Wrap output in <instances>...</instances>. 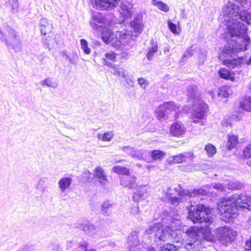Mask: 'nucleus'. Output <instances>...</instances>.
Returning a JSON list of instances; mask_svg holds the SVG:
<instances>
[{
    "label": "nucleus",
    "instance_id": "1",
    "mask_svg": "<svg viewBox=\"0 0 251 251\" xmlns=\"http://www.w3.org/2000/svg\"><path fill=\"white\" fill-rule=\"evenodd\" d=\"M188 211L187 218L194 224L205 223L210 225L213 222V208L204 204L191 205Z\"/></svg>",
    "mask_w": 251,
    "mask_h": 251
},
{
    "label": "nucleus",
    "instance_id": "2",
    "mask_svg": "<svg viewBox=\"0 0 251 251\" xmlns=\"http://www.w3.org/2000/svg\"><path fill=\"white\" fill-rule=\"evenodd\" d=\"M101 38L105 44H110L113 47L119 48L126 39L127 34L120 31L114 33L110 29L105 27L101 32Z\"/></svg>",
    "mask_w": 251,
    "mask_h": 251
},
{
    "label": "nucleus",
    "instance_id": "3",
    "mask_svg": "<svg viewBox=\"0 0 251 251\" xmlns=\"http://www.w3.org/2000/svg\"><path fill=\"white\" fill-rule=\"evenodd\" d=\"M173 112H175V119H177L180 113L179 106L174 101H169L160 104L154 113L156 118L161 121L167 119Z\"/></svg>",
    "mask_w": 251,
    "mask_h": 251
},
{
    "label": "nucleus",
    "instance_id": "4",
    "mask_svg": "<svg viewBox=\"0 0 251 251\" xmlns=\"http://www.w3.org/2000/svg\"><path fill=\"white\" fill-rule=\"evenodd\" d=\"M220 215L226 222L233 219L236 214V209L233 205L231 196L221 199L217 205Z\"/></svg>",
    "mask_w": 251,
    "mask_h": 251
},
{
    "label": "nucleus",
    "instance_id": "5",
    "mask_svg": "<svg viewBox=\"0 0 251 251\" xmlns=\"http://www.w3.org/2000/svg\"><path fill=\"white\" fill-rule=\"evenodd\" d=\"M233 205L237 210L251 209V197L243 194L231 196Z\"/></svg>",
    "mask_w": 251,
    "mask_h": 251
},
{
    "label": "nucleus",
    "instance_id": "6",
    "mask_svg": "<svg viewBox=\"0 0 251 251\" xmlns=\"http://www.w3.org/2000/svg\"><path fill=\"white\" fill-rule=\"evenodd\" d=\"M235 234L232 229L227 227H220L217 230V238L221 244L227 246L235 238Z\"/></svg>",
    "mask_w": 251,
    "mask_h": 251
},
{
    "label": "nucleus",
    "instance_id": "7",
    "mask_svg": "<svg viewBox=\"0 0 251 251\" xmlns=\"http://www.w3.org/2000/svg\"><path fill=\"white\" fill-rule=\"evenodd\" d=\"M194 157L193 152H184L170 157L168 161L170 165L183 163L187 161H193Z\"/></svg>",
    "mask_w": 251,
    "mask_h": 251
},
{
    "label": "nucleus",
    "instance_id": "8",
    "mask_svg": "<svg viewBox=\"0 0 251 251\" xmlns=\"http://www.w3.org/2000/svg\"><path fill=\"white\" fill-rule=\"evenodd\" d=\"M92 3L101 10L114 8L117 5L118 0H91Z\"/></svg>",
    "mask_w": 251,
    "mask_h": 251
},
{
    "label": "nucleus",
    "instance_id": "9",
    "mask_svg": "<svg viewBox=\"0 0 251 251\" xmlns=\"http://www.w3.org/2000/svg\"><path fill=\"white\" fill-rule=\"evenodd\" d=\"M169 132L172 136L180 138L185 134L186 129L183 124L175 122L171 125Z\"/></svg>",
    "mask_w": 251,
    "mask_h": 251
},
{
    "label": "nucleus",
    "instance_id": "10",
    "mask_svg": "<svg viewBox=\"0 0 251 251\" xmlns=\"http://www.w3.org/2000/svg\"><path fill=\"white\" fill-rule=\"evenodd\" d=\"M120 183L124 187L128 189H134L137 187L136 177L133 176H123L120 178Z\"/></svg>",
    "mask_w": 251,
    "mask_h": 251
},
{
    "label": "nucleus",
    "instance_id": "11",
    "mask_svg": "<svg viewBox=\"0 0 251 251\" xmlns=\"http://www.w3.org/2000/svg\"><path fill=\"white\" fill-rule=\"evenodd\" d=\"M239 108L248 113L251 112V96H241L239 101Z\"/></svg>",
    "mask_w": 251,
    "mask_h": 251
},
{
    "label": "nucleus",
    "instance_id": "12",
    "mask_svg": "<svg viewBox=\"0 0 251 251\" xmlns=\"http://www.w3.org/2000/svg\"><path fill=\"white\" fill-rule=\"evenodd\" d=\"M218 74L221 78L225 80H229L231 82H234L235 80L234 72L230 71L226 68H220L218 71Z\"/></svg>",
    "mask_w": 251,
    "mask_h": 251
},
{
    "label": "nucleus",
    "instance_id": "13",
    "mask_svg": "<svg viewBox=\"0 0 251 251\" xmlns=\"http://www.w3.org/2000/svg\"><path fill=\"white\" fill-rule=\"evenodd\" d=\"M206 116L205 110L202 108L198 107L194 110L191 116V118L194 123L200 122Z\"/></svg>",
    "mask_w": 251,
    "mask_h": 251
},
{
    "label": "nucleus",
    "instance_id": "14",
    "mask_svg": "<svg viewBox=\"0 0 251 251\" xmlns=\"http://www.w3.org/2000/svg\"><path fill=\"white\" fill-rule=\"evenodd\" d=\"M94 173V176L98 179L100 183L103 184H106L108 179L101 167H97L95 168Z\"/></svg>",
    "mask_w": 251,
    "mask_h": 251
},
{
    "label": "nucleus",
    "instance_id": "15",
    "mask_svg": "<svg viewBox=\"0 0 251 251\" xmlns=\"http://www.w3.org/2000/svg\"><path fill=\"white\" fill-rule=\"evenodd\" d=\"M242 42V44H239L237 47L233 48L232 50L233 51L238 52L246 50L248 49V46L250 44L251 40L247 34L244 35L243 39Z\"/></svg>",
    "mask_w": 251,
    "mask_h": 251
},
{
    "label": "nucleus",
    "instance_id": "16",
    "mask_svg": "<svg viewBox=\"0 0 251 251\" xmlns=\"http://www.w3.org/2000/svg\"><path fill=\"white\" fill-rule=\"evenodd\" d=\"M117 54L113 51L106 52L104 54L105 57L102 59L104 65L107 67L111 66V65L112 64L111 61L113 62H116L117 60Z\"/></svg>",
    "mask_w": 251,
    "mask_h": 251
},
{
    "label": "nucleus",
    "instance_id": "17",
    "mask_svg": "<svg viewBox=\"0 0 251 251\" xmlns=\"http://www.w3.org/2000/svg\"><path fill=\"white\" fill-rule=\"evenodd\" d=\"M189 242L186 244L185 248L189 251H198L201 247V242L200 239H195L188 240Z\"/></svg>",
    "mask_w": 251,
    "mask_h": 251
},
{
    "label": "nucleus",
    "instance_id": "18",
    "mask_svg": "<svg viewBox=\"0 0 251 251\" xmlns=\"http://www.w3.org/2000/svg\"><path fill=\"white\" fill-rule=\"evenodd\" d=\"M238 143V135L230 134L227 136L226 148L228 150L230 151L235 148Z\"/></svg>",
    "mask_w": 251,
    "mask_h": 251
},
{
    "label": "nucleus",
    "instance_id": "19",
    "mask_svg": "<svg viewBox=\"0 0 251 251\" xmlns=\"http://www.w3.org/2000/svg\"><path fill=\"white\" fill-rule=\"evenodd\" d=\"M242 58H236L232 59H224L222 61V64L231 69L235 68L241 64Z\"/></svg>",
    "mask_w": 251,
    "mask_h": 251
},
{
    "label": "nucleus",
    "instance_id": "20",
    "mask_svg": "<svg viewBox=\"0 0 251 251\" xmlns=\"http://www.w3.org/2000/svg\"><path fill=\"white\" fill-rule=\"evenodd\" d=\"M239 18L248 25H251V12L243 9L238 12Z\"/></svg>",
    "mask_w": 251,
    "mask_h": 251
},
{
    "label": "nucleus",
    "instance_id": "21",
    "mask_svg": "<svg viewBox=\"0 0 251 251\" xmlns=\"http://www.w3.org/2000/svg\"><path fill=\"white\" fill-rule=\"evenodd\" d=\"M185 233L188 237V240L200 239L198 227L190 226L186 230Z\"/></svg>",
    "mask_w": 251,
    "mask_h": 251
},
{
    "label": "nucleus",
    "instance_id": "22",
    "mask_svg": "<svg viewBox=\"0 0 251 251\" xmlns=\"http://www.w3.org/2000/svg\"><path fill=\"white\" fill-rule=\"evenodd\" d=\"M72 179L70 177H64L58 181V185L60 190L64 192L67 189H69L72 184Z\"/></svg>",
    "mask_w": 251,
    "mask_h": 251
},
{
    "label": "nucleus",
    "instance_id": "23",
    "mask_svg": "<svg viewBox=\"0 0 251 251\" xmlns=\"http://www.w3.org/2000/svg\"><path fill=\"white\" fill-rule=\"evenodd\" d=\"M112 171L116 174L128 176L130 174V170L125 167L117 165L114 166Z\"/></svg>",
    "mask_w": 251,
    "mask_h": 251
},
{
    "label": "nucleus",
    "instance_id": "24",
    "mask_svg": "<svg viewBox=\"0 0 251 251\" xmlns=\"http://www.w3.org/2000/svg\"><path fill=\"white\" fill-rule=\"evenodd\" d=\"M151 4L156 6L159 10L164 12H168L169 10V7L168 5L160 0H151Z\"/></svg>",
    "mask_w": 251,
    "mask_h": 251
},
{
    "label": "nucleus",
    "instance_id": "25",
    "mask_svg": "<svg viewBox=\"0 0 251 251\" xmlns=\"http://www.w3.org/2000/svg\"><path fill=\"white\" fill-rule=\"evenodd\" d=\"M41 32L44 36L50 31V24L46 20H42L40 24Z\"/></svg>",
    "mask_w": 251,
    "mask_h": 251
},
{
    "label": "nucleus",
    "instance_id": "26",
    "mask_svg": "<svg viewBox=\"0 0 251 251\" xmlns=\"http://www.w3.org/2000/svg\"><path fill=\"white\" fill-rule=\"evenodd\" d=\"M135 189H136V192L133 195V200L135 201H139L143 200L144 191L142 190V186L138 185Z\"/></svg>",
    "mask_w": 251,
    "mask_h": 251
},
{
    "label": "nucleus",
    "instance_id": "27",
    "mask_svg": "<svg viewBox=\"0 0 251 251\" xmlns=\"http://www.w3.org/2000/svg\"><path fill=\"white\" fill-rule=\"evenodd\" d=\"M166 155V153L160 150H154L151 151V156L154 160H162Z\"/></svg>",
    "mask_w": 251,
    "mask_h": 251
},
{
    "label": "nucleus",
    "instance_id": "28",
    "mask_svg": "<svg viewBox=\"0 0 251 251\" xmlns=\"http://www.w3.org/2000/svg\"><path fill=\"white\" fill-rule=\"evenodd\" d=\"M170 31L175 35H178L181 32V28L179 25L177 26L170 20L167 22Z\"/></svg>",
    "mask_w": 251,
    "mask_h": 251
},
{
    "label": "nucleus",
    "instance_id": "29",
    "mask_svg": "<svg viewBox=\"0 0 251 251\" xmlns=\"http://www.w3.org/2000/svg\"><path fill=\"white\" fill-rule=\"evenodd\" d=\"M204 150L206 151L207 156L209 157L213 156L217 152L215 146L210 143L205 145Z\"/></svg>",
    "mask_w": 251,
    "mask_h": 251
},
{
    "label": "nucleus",
    "instance_id": "30",
    "mask_svg": "<svg viewBox=\"0 0 251 251\" xmlns=\"http://www.w3.org/2000/svg\"><path fill=\"white\" fill-rule=\"evenodd\" d=\"M152 47L150 48L147 53V57L148 60H151L154 53L158 51V45L156 42L152 44Z\"/></svg>",
    "mask_w": 251,
    "mask_h": 251
},
{
    "label": "nucleus",
    "instance_id": "31",
    "mask_svg": "<svg viewBox=\"0 0 251 251\" xmlns=\"http://www.w3.org/2000/svg\"><path fill=\"white\" fill-rule=\"evenodd\" d=\"M236 28L238 31L239 36L247 34L248 27L243 23L238 22L236 25Z\"/></svg>",
    "mask_w": 251,
    "mask_h": 251
},
{
    "label": "nucleus",
    "instance_id": "32",
    "mask_svg": "<svg viewBox=\"0 0 251 251\" xmlns=\"http://www.w3.org/2000/svg\"><path fill=\"white\" fill-rule=\"evenodd\" d=\"M108 67L112 69L111 71L112 74L118 76H124V69L123 68L113 64L111 65V66H108Z\"/></svg>",
    "mask_w": 251,
    "mask_h": 251
},
{
    "label": "nucleus",
    "instance_id": "33",
    "mask_svg": "<svg viewBox=\"0 0 251 251\" xmlns=\"http://www.w3.org/2000/svg\"><path fill=\"white\" fill-rule=\"evenodd\" d=\"M114 136V134L112 131H107L104 132L103 134H99L98 138L102 141H110Z\"/></svg>",
    "mask_w": 251,
    "mask_h": 251
},
{
    "label": "nucleus",
    "instance_id": "34",
    "mask_svg": "<svg viewBox=\"0 0 251 251\" xmlns=\"http://www.w3.org/2000/svg\"><path fill=\"white\" fill-rule=\"evenodd\" d=\"M88 245L89 243L87 242L80 243L79 244L77 248H75L74 251H96V250L94 249H87L86 248L88 247Z\"/></svg>",
    "mask_w": 251,
    "mask_h": 251
},
{
    "label": "nucleus",
    "instance_id": "35",
    "mask_svg": "<svg viewBox=\"0 0 251 251\" xmlns=\"http://www.w3.org/2000/svg\"><path fill=\"white\" fill-rule=\"evenodd\" d=\"M233 118L230 116L225 117L222 121L221 125L224 127L231 126H232Z\"/></svg>",
    "mask_w": 251,
    "mask_h": 251
},
{
    "label": "nucleus",
    "instance_id": "36",
    "mask_svg": "<svg viewBox=\"0 0 251 251\" xmlns=\"http://www.w3.org/2000/svg\"><path fill=\"white\" fill-rule=\"evenodd\" d=\"M179 249V247L172 244H166L163 246L164 251H176Z\"/></svg>",
    "mask_w": 251,
    "mask_h": 251
},
{
    "label": "nucleus",
    "instance_id": "37",
    "mask_svg": "<svg viewBox=\"0 0 251 251\" xmlns=\"http://www.w3.org/2000/svg\"><path fill=\"white\" fill-rule=\"evenodd\" d=\"M80 44L81 46V48L83 50L84 52L86 54H90L91 52V50L88 46L87 41L85 39H82L80 40Z\"/></svg>",
    "mask_w": 251,
    "mask_h": 251
},
{
    "label": "nucleus",
    "instance_id": "38",
    "mask_svg": "<svg viewBox=\"0 0 251 251\" xmlns=\"http://www.w3.org/2000/svg\"><path fill=\"white\" fill-rule=\"evenodd\" d=\"M96 22L102 23L103 22V20L102 18H97L96 16H93V21L91 22V25L93 29H97L99 27L97 26Z\"/></svg>",
    "mask_w": 251,
    "mask_h": 251
},
{
    "label": "nucleus",
    "instance_id": "39",
    "mask_svg": "<svg viewBox=\"0 0 251 251\" xmlns=\"http://www.w3.org/2000/svg\"><path fill=\"white\" fill-rule=\"evenodd\" d=\"M227 29L229 32V33L230 34L231 37H239V33H238V31L237 30V29L236 27H233L231 25H229L227 26Z\"/></svg>",
    "mask_w": 251,
    "mask_h": 251
},
{
    "label": "nucleus",
    "instance_id": "40",
    "mask_svg": "<svg viewBox=\"0 0 251 251\" xmlns=\"http://www.w3.org/2000/svg\"><path fill=\"white\" fill-rule=\"evenodd\" d=\"M9 5L12 10H17L19 8V3L17 0H9Z\"/></svg>",
    "mask_w": 251,
    "mask_h": 251
},
{
    "label": "nucleus",
    "instance_id": "41",
    "mask_svg": "<svg viewBox=\"0 0 251 251\" xmlns=\"http://www.w3.org/2000/svg\"><path fill=\"white\" fill-rule=\"evenodd\" d=\"M193 193L195 196H205L206 195L207 193L206 191L202 188H199L194 189L193 191Z\"/></svg>",
    "mask_w": 251,
    "mask_h": 251
},
{
    "label": "nucleus",
    "instance_id": "42",
    "mask_svg": "<svg viewBox=\"0 0 251 251\" xmlns=\"http://www.w3.org/2000/svg\"><path fill=\"white\" fill-rule=\"evenodd\" d=\"M91 176V173L89 171L87 170L83 173L81 175V178L86 181H89Z\"/></svg>",
    "mask_w": 251,
    "mask_h": 251
},
{
    "label": "nucleus",
    "instance_id": "43",
    "mask_svg": "<svg viewBox=\"0 0 251 251\" xmlns=\"http://www.w3.org/2000/svg\"><path fill=\"white\" fill-rule=\"evenodd\" d=\"M180 199L176 197H173L170 198L169 199V202L171 204L175 206H177L180 202Z\"/></svg>",
    "mask_w": 251,
    "mask_h": 251
},
{
    "label": "nucleus",
    "instance_id": "44",
    "mask_svg": "<svg viewBox=\"0 0 251 251\" xmlns=\"http://www.w3.org/2000/svg\"><path fill=\"white\" fill-rule=\"evenodd\" d=\"M245 249L246 251H251V235L245 242Z\"/></svg>",
    "mask_w": 251,
    "mask_h": 251
},
{
    "label": "nucleus",
    "instance_id": "45",
    "mask_svg": "<svg viewBox=\"0 0 251 251\" xmlns=\"http://www.w3.org/2000/svg\"><path fill=\"white\" fill-rule=\"evenodd\" d=\"M138 82L141 87L144 88L148 84V81L143 78H139Z\"/></svg>",
    "mask_w": 251,
    "mask_h": 251
},
{
    "label": "nucleus",
    "instance_id": "46",
    "mask_svg": "<svg viewBox=\"0 0 251 251\" xmlns=\"http://www.w3.org/2000/svg\"><path fill=\"white\" fill-rule=\"evenodd\" d=\"M111 206V204L108 201H104L101 205V209L103 212H106V210L109 208Z\"/></svg>",
    "mask_w": 251,
    "mask_h": 251
},
{
    "label": "nucleus",
    "instance_id": "47",
    "mask_svg": "<svg viewBox=\"0 0 251 251\" xmlns=\"http://www.w3.org/2000/svg\"><path fill=\"white\" fill-rule=\"evenodd\" d=\"M224 12H225V14H224V15H226L227 17H229V15H230V10H234V8L233 7H230V6H226L225 7H224Z\"/></svg>",
    "mask_w": 251,
    "mask_h": 251
},
{
    "label": "nucleus",
    "instance_id": "48",
    "mask_svg": "<svg viewBox=\"0 0 251 251\" xmlns=\"http://www.w3.org/2000/svg\"><path fill=\"white\" fill-rule=\"evenodd\" d=\"M230 117H232L233 121H234L236 122H238V121H240V119H241L239 115H238L237 114H233V115H230Z\"/></svg>",
    "mask_w": 251,
    "mask_h": 251
},
{
    "label": "nucleus",
    "instance_id": "49",
    "mask_svg": "<svg viewBox=\"0 0 251 251\" xmlns=\"http://www.w3.org/2000/svg\"><path fill=\"white\" fill-rule=\"evenodd\" d=\"M42 84H43V85H46L48 86H51V83L49 79H46L44 80L42 82Z\"/></svg>",
    "mask_w": 251,
    "mask_h": 251
},
{
    "label": "nucleus",
    "instance_id": "50",
    "mask_svg": "<svg viewBox=\"0 0 251 251\" xmlns=\"http://www.w3.org/2000/svg\"><path fill=\"white\" fill-rule=\"evenodd\" d=\"M219 95H222L224 97H226L228 94L226 93V91L224 89H221L219 92Z\"/></svg>",
    "mask_w": 251,
    "mask_h": 251
},
{
    "label": "nucleus",
    "instance_id": "51",
    "mask_svg": "<svg viewBox=\"0 0 251 251\" xmlns=\"http://www.w3.org/2000/svg\"><path fill=\"white\" fill-rule=\"evenodd\" d=\"M146 251H156V250L153 247H149L146 249Z\"/></svg>",
    "mask_w": 251,
    "mask_h": 251
},
{
    "label": "nucleus",
    "instance_id": "52",
    "mask_svg": "<svg viewBox=\"0 0 251 251\" xmlns=\"http://www.w3.org/2000/svg\"><path fill=\"white\" fill-rule=\"evenodd\" d=\"M247 64L248 65H251V57L248 60Z\"/></svg>",
    "mask_w": 251,
    "mask_h": 251
},
{
    "label": "nucleus",
    "instance_id": "53",
    "mask_svg": "<svg viewBox=\"0 0 251 251\" xmlns=\"http://www.w3.org/2000/svg\"><path fill=\"white\" fill-rule=\"evenodd\" d=\"M123 160H116V161H115V162H116V163H120V162H122V161H123Z\"/></svg>",
    "mask_w": 251,
    "mask_h": 251
},
{
    "label": "nucleus",
    "instance_id": "54",
    "mask_svg": "<svg viewBox=\"0 0 251 251\" xmlns=\"http://www.w3.org/2000/svg\"><path fill=\"white\" fill-rule=\"evenodd\" d=\"M136 213H138V212H139V208H138V207L137 206V207H136Z\"/></svg>",
    "mask_w": 251,
    "mask_h": 251
},
{
    "label": "nucleus",
    "instance_id": "55",
    "mask_svg": "<svg viewBox=\"0 0 251 251\" xmlns=\"http://www.w3.org/2000/svg\"><path fill=\"white\" fill-rule=\"evenodd\" d=\"M207 230H208V232H209V233H210V232H211V229H210V228H208L207 229Z\"/></svg>",
    "mask_w": 251,
    "mask_h": 251
},
{
    "label": "nucleus",
    "instance_id": "56",
    "mask_svg": "<svg viewBox=\"0 0 251 251\" xmlns=\"http://www.w3.org/2000/svg\"><path fill=\"white\" fill-rule=\"evenodd\" d=\"M223 52L224 53H226V51H225V50L223 51Z\"/></svg>",
    "mask_w": 251,
    "mask_h": 251
}]
</instances>
